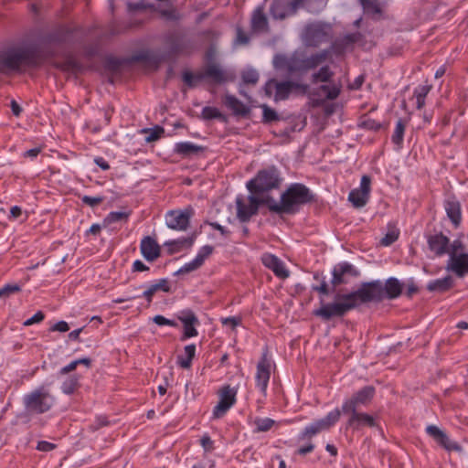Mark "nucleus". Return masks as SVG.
I'll use <instances>...</instances> for the list:
<instances>
[{
  "instance_id": "obj_27",
  "label": "nucleus",
  "mask_w": 468,
  "mask_h": 468,
  "mask_svg": "<svg viewBox=\"0 0 468 468\" xmlns=\"http://www.w3.org/2000/svg\"><path fill=\"white\" fill-rule=\"evenodd\" d=\"M447 270L460 278L468 274V253L449 256Z\"/></svg>"
},
{
  "instance_id": "obj_42",
  "label": "nucleus",
  "mask_w": 468,
  "mask_h": 468,
  "mask_svg": "<svg viewBox=\"0 0 468 468\" xmlns=\"http://www.w3.org/2000/svg\"><path fill=\"white\" fill-rule=\"evenodd\" d=\"M369 199V196L363 193L359 189H353L348 195V200L356 208H360L366 206Z\"/></svg>"
},
{
  "instance_id": "obj_24",
  "label": "nucleus",
  "mask_w": 468,
  "mask_h": 468,
  "mask_svg": "<svg viewBox=\"0 0 468 468\" xmlns=\"http://www.w3.org/2000/svg\"><path fill=\"white\" fill-rule=\"evenodd\" d=\"M250 31L251 34L269 33L270 31L269 21L264 13L263 5H258L251 14Z\"/></svg>"
},
{
  "instance_id": "obj_63",
  "label": "nucleus",
  "mask_w": 468,
  "mask_h": 468,
  "mask_svg": "<svg viewBox=\"0 0 468 468\" xmlns=\"http://www.w3.org/2000/svg\"><path fill=\"white\" fill-rule=\"evenodd\" d=\"M45 319V314L42 311H37L32 317L24 322L25 326H29L34 324L42 322Z\"/></svg>"
},
{
  "instance_id": "obj_44",
  "label": "nucleus",
  "mask_w": 468,
  "mask_h": 468,
  "mask_svg": "<svg viewBox=\"0 0 468 468\" xmlns=\"http://www.w3.org/2000/svg\"><path fill=\"white\" fill-rule=\"evenodd\" d=\"M334 72L331 70L329 66H323L317 72L312 76L313 83L318 82H328L333 77Z\"/></svg>"
},
{
  "instance_id": "obj_48",
  "label": "nucleus",
  "mask_w": 468,
  "mask_h": 468,
  "mask_svg": "<svg viewBox=\"0 0 468 468\" xmlns=\"http://www.w3.org/2000/svg\"><path fill=\"white\" fill-rule=\"evenodd\" d=\"M241 80L245 85H256L259 80V73L253 69H248L242 71Z\"/></svg>"
},
{
  "instance_id": "obj_20",
  "label": "nucleus",
  "mask_w": 468,
  "mask_h": 468,
  "mask_svg": "<svg viewBox=\"0 0 468 468\" xmlns=\"http://www.w3.org/2000/svg\"><path fill=\"white\" fill-rule=\"evenodd\" d=\"M270 378L271 363L268 359V350L266 349L262 353L261 359L257 364V371L255 376L256 386L264 395L266 394Z\"/></svg>"
},
{
  "instance_id": "obj_55",
  "label": "nucleus",
  "mask_w": 468,
  "mask_h": 468,
  "mask_svg": "<svg viewBox=\"0 0 468 468\" xmlns=\"http://www.w3.org/2000/svg\"><path fill=\"white\" fill-rule=\"evenodd\" d=\"M214 247L211 245H205L197 252L196 259L201 263L204 264L205 261L213 253Z\"/></svg>"
},
{
  "instance_id": "obj_12",
  "label": "nucleus",
  "mask_w": 468,
  "mask_h": 468,
  "mask_svg": "<svg viewBox=\"0 0 468 468\" xmlns=\"http://www.w3.org/2000/svg\"><path fill=\"white\" fill-rule=\"evenodd\" d=\"M303 38L306 46L319 47L321 44L327 43L333 38V27L330 24L324 22H314L308 24L304 27Z\"/></svg>"
},
{
  "instance_id": "obj_58",
  "label": "nucleus",
  "mask_w": 468,
  "mask_h": 468,
  "mask_svg": "<svg viewBox=\"0 0 468 468\" xmlns=\"http://www.w3.org/2000/svg\"><path fill=\"white\" fill-rule=\"evenodd\" d=\"M109 425V420L106 416H98L95 420L90 424L89 429L91 431H96L102 427Z\"/></svg>"
},
{
  "instance_id": "obj_10",
  "label": "nucleus",
  "mask_w": 468,
  "mask_h": 468,
  "mask_svg": "<svg viewBox=\"0 0 468 468\" xmlns=\"http://www.w3.org/2000/svg\"><path fill=\"white\" fill-rule=\"evenodd\" d=\"M239 94L247 99V102L241 101L233 94L226 93L221 97V104L237 120H250L252 109L258 107V101L248 96L245 90H239Z\"/></svg>"
},
{
  "instance_id": "obj_5",
  "label": "nucleus",
  "mask_w": 468,
  "mask_h": 468,
  "mask_svg": "<svg viewBox=\"0 0 468 468\" xmlns=\"http://www.w3.org/2000/svg\"><path fill=\"white\" fill-rule=\"evenodd\" d=\"M206 57L207 61L199 70L196 72L185 70L183 72V80L186 85L193 86L203 80L210 84L221 85L233 80L232 74L224 70L218 63L213 61L212 50L207 51Z\"/></svg>"
},
{
  "instance_id": "obj_25",
  "label": "nucleus",
  "mask_w": 468,
  "mask_h": 468,
  "mask_svg": "<svg viewBox=\"0 0 468 468\" xmlns=\"http://www.w3.org/2000/svg\"><path fill=\"white\" fill-rule=\"evenodd\" d=\"M427 244L429 250L438 257L448 254L450 239L442 232L427 236Z\"/></svg>"
},
{
  "instance_id": "obj_56",
  "label": "nucleus",
  "mask_w": 468,
  "mask_h": 468,
  "mask_svg": "<svg viewBox=\"0 0 468 468\" xmlns=\"http://www.w3.org/2000/svg\"><path fill=\"white\" fill-rule=\"evenodd\" d=\"M399 232L397 229L388 231L380 240V244L383 246H390L399 239Z\"/></svg>"
},
{
  "instance_id": "obj_33",
  "label": "nucleus",
  "mask_w": 468,
  "mask_h": 468,
  "mask_svg": "<svg viewBox=\"0 0 468 468\" xmlns=\"http://www.w3.org/2000/svg\"><path fill=\"white\" fill-rule=\"evenodd\" d=\"M196 239V234H192L186 238H180L177 239L168 240L165 243V246L167 248L168 255H174L183 249H189L193 246Z\"/></svg>"
},
{
  "instance_id": "obj_21",
  "label": "nucleus",
  "mask_w": 468,
  "mask_h": 468,
  "mask_svg": "<svg viewBox=\"0 0 468 468\" xmlns=\"http://www.w3.org/2000/svg\"><path fill=\"white\" fill-rule=\"evenodd\" d=\"M261 262L279 279L285 280L290 276V271L286 269L282 261L272 253H263L261 256Z\"/></svg>"
},
{
  "instance_id": "obj_37",
  "label": "nucleus",
  "mask_w": 468,
  "mask_h": 468,
  "mask_svg": "<svg viewBox=\"0 0 468 468\" xmlns=\"http://www.w3.org/2000/svg\"><path fill=\"white\" fill-rule=\"evenodd\" d=\"M364 12L371 17H378L382 15V7L379 0H359Z\"/></svg>"
},
{
  "instance_id": "obj_60",
  "label": "nucleus",
  "mask_w": 468,
  "mask_h": 468,
  "mask_svg": "<svg viewBox=\"0 0 468 468\" xmlns=\"http://www.w3.org/2000/svg\"><path fill=\"white\" fill-rule=\"evenodd\" d=\"M153 321L157 325L163 326V325H168L172 327H177L178 324L175 320H171L168 318H165V316L161 314H157L154 316Z\"/></svg>"
},
{
  "instance_id": "obj_11",
  "label": "nucleus",
  "mask_w": 468,
  "mask_h": 468,
  "mask_svg": "<svg viewBox=\"0 0 468 468\" xmlns=\"http://www.w3.org/2000/svg\"><path fill=\"white\" fill-rule=\"evenodd\" d=\"M237 209V218L241 223H247L250 218L259 213L261 206H264L270 211L271 200L269 195L264 197H258L250 194L248 197V203H246L242 196H238L235 200Z\"/></svg>"
},
{
  "instance_id": "obj_29",
  "label": "nucleus",
  "mask_w": 468,
  "mask_h": 468,
  "mask_svg": "<svg viewBox=\"0 0 468 468\" xmlns=\"http://www.w3.org/2000/svg\"><path fill=\"white\" fill-rule=\"evenodd\" d=\"M444 209L447 217L451 220L454 228H458L462 222V207L461 203L455 197H451L444 200Z\"/></svg>"
},
{
  "instance_id": "obj_8",
  "label": "nucleus",
  "mask_w": 468,
  "mask_h": 468,
  "mask_svg": "<svg viewBox=\"0 0 468 468\" xmlns=\"http://www.w3.org/2000/svg\"><path fill=\"white\" fill-rule=\"evenodd\" d=\"M282 183L280 170L273 165L260 169L256 176L247 182L246 187L250 194L260 196L279 189Z\"/></svg>"
},
{
  "instance_id": "obj_34",
  "label": "nucleus",
  "mask_w": 468,
  "mask_h": 468,
  "mask_svg": "<svg viewBox=\"0 0 468 468\" xmlns=\"http://www.w3.org/2000/svg\"><path fill=\"white\" fill-rule=\"evenodd\" d=\"M454 286V280L451 275H447L441 279H435L427 284V290L429 292H434L439 293H444L450 291Z\"/></svg>"
},
{
  "instance_id": "obj_46",
  "label": "nucleus",
  "mask_w": 468,
  "mask_h": 468,
  "mask_svg": "<svg viewBox=\"0 0 468 468\" xmlns=\"http://www.w3.org/2000/svg\"><path fill=\"white\" fill-rule=\"evenodd\" d=\"M130 215H131V211H128V212L112 211L103 219V224L106 227L114 222L122 221V220L127 221Z\"/></svg>"
},
{
  "instance_id": "obj_17",
  "label": "nucleus",
  "mask_w": 468,
  "mask_h": 468,
  "mask_svg": "<svg viewBox=\"0 0 468 468\" xmlns=\"http://www.w3.org/2000/svg\"><path fill=\"white\" fill-rule=\"evenodd\" d=\"M237 388L224 385L218 392L219 400L213 409V418H222L237 401Z\"/></svg>"
},
{
  "instance_id": "obj_36",
  "label": "nucleus",
  "mask_w": 468,
  "mask_h": 468,
  "mask_svg": "<svg viewBox=\"0 0 468 468\" xmlns=\"http://www.w3.org/2000/svg\"><path fill=\"white\" fill-rule=\"evenodd\" d=\"M200 118L204 121L218 120L223 123L229 122L228 115L221 112L217 107L212 106H205L201 111Z\"/></svg>"
},
{
  "instance_id": "obj_57",
  "label": "nucleus",
  "mask_w": 468,
  "mask_h": 468,
  "mask_svg": "<svg viewBox=\"0 0 468 468\" xmlns=\"http://www.w3.org/2000/svg\"><path fill=\"white\" fill-rule=\"evenodd\" d=\"M160 15L168 21H177L180 19V15L176 8L163 9L160 11Z\"/></svg>"
},
{
  "instance_id": "obj_16",
  "label": "nucleus",
  "mask_w": 468,
  "mask_h": 468,
  "mask_svg": "<svg viewBox=\"0 0 468 468\" xmlns=\"http://www.w3.org/2000/svg\"><path fill=\"white\" fill-rule=\"evenodd\" d=\"M194 214L195 210L192 206H187L184 209L169 210L165 214L166 226L174 230L185 231L189 227Z\"/></svg>"
},
{
  "instance_id": "obj_3",
  "label": "nucleus",
  "mask_w": 468,
  "mask_h": 468,
  "mask_svg": "<svg viewBox=\"0 0 468 468\" xmlns=\"http://www.w3.org/2000/svg\"><path fill=\"white\" fill-rule=\"evenodd\" d=\"M342 90H275L273 100L275 102L288 100L292 95L308 96L307 105L319 108L325 118L340 111L343 105L335 100Z\"/></svg>"
},
{
  "instance_id": "obj_43",
  "label": "nucleus",
  "mask_w": 468,
  "mask_h": 468,
  "mask_svg": "<svg viewBox=\"0 0 468 468\" xmlns=\"http://www.w3.org/2000/svg\"><path fill=\"white\" fill-rule=\"evenodd\" d=\"M328 54H329V50L324 49L320 53L311 55L309 58H307L303 60L304 68H306V69L316 68L319 64H321L327 58Z\"/></svg>"
},
{
  "instance_id": "obj_45",
  "label": "nucleus",
  "mask_w": 468,
  "mask_h": 468,
  "mask_svg": "<svg viewBox=\"0 0 468 468\" xmlns=\"http://www.w3.org/2000/svg\"><path fill=\"white\" fill-rule=\"evenodd\" d=\"M70 34L71 31L69 29L61 27L57 31L48 34L46 38L50 43H63Z\"/></svg>"
},
{
  "instance_id": "obj_31",
  "label": "nucleus",
  "mask_w": 468,
  "mask_h": 468,
  "mask_svg": "<svg viewBox=\"0 0 468 468\" xmlns=\"http://www.w3.org/2000/svg\"><path fill=\"white\" fill-rule=\"evenodd\" d=\"M282 121L286 122L287 125L277 133V135L282 137H287L294 132H300L306 125V118H302L301 116L288 117Z\"/></svg>"
},
{
  "instance_id": "obj_32",
  "label": "nucleus",
  "mask_w": 468,
  "mask_h": 468,
  "mask_svg": "<svg viewBox=\"0 0 468 468\" xmlns=\"http://www.w3.org/2000/svg\"><path fill=\"white\" fill-rule=\"evenodd\" d=\"M295 8L289 0H273L270 6V15L274 19H284L289 12Z\"/></svg>"
},
{
  "instance_id": "obj_54",
  "label": "nucleus",
  "mask_w": 468,
  "mask_h": 468,
  "mask_svg": "<svg viewBox=\"0 0 468 468\" xmlns=\"http://www.w3.org/2000/svg\"><path fill=\"white\" fill-rule=\"evenodd\" d=\"M201 266V263L195 258L193 261L181 267L175 274L179 275L188 273L199 269Z\"/></svg>"
},
{
  "instance_id": "obj_7",
  "label": "nucleus",
  "mask_w": 468,
  "mask_h": 468,
  "mask_svg": "<svg viewBox=\"0 0 468 468\" xmlns=\"http://www.w3.org/2000/svg\"><path fill=\"white\" fill-rule=\"evenodd\" d=\"M273 66L276 76L270 79L263 88H309L306 84H300L292 80L298 70L295 61L284 55L277 54L273 58Z\"/></svg>"
},
{
  "instance_id": "obj_53",
  "label": "nucleus",
  "mask_w": 468,
  "mask_h": 468,
  "mask_svg": "<svg viewBox=\"0 0 468 468\" xmlns=\"http://www.w3.org/2000/svg\"><path fill=\"white\" fill-rule=\"evenodd\" d=\"M21 291V287L17 284L7 283L2 288H0V298H6L10 295L19 292Z\"/></svg>"
},
{
  "instance_id": "obj_4",
  "label": "nucleus",
  "mask_w": 468,
  "mask_h": 468,
  "mask_svg": "<svg viewBox=\"0 0 468 468\" xmlns=\"http://www.w3.org/2000/svg\"><path fill=\"white\" fill-rule=\"evenodd\" d=\"M271 200L270 213L278 215H295L301 208L316 201L312 190L302 183H292L281 194L280 202L269 195Z\"/></svg>"
},
{
  "instance_id": "obj_49",
  "label": "nucleus",
  "mask_w": 468,
  "mask_h": 468,
  "mask_svg": "<svg viewBox=\"0 0 468 468\" xmlns=\"http://www.w3.org/2000/svg\"><path fill=\"white\" fill-rule=\"evenodd\" d=\"M358 126L362 129L374 132L379 131L382 127L380 122L367 117H363V119L359 122Z\"/></svg>"
},
{
  "instance_id": "obj_41",
  "label": "nucleus",
  "mask_w": 468,
  "mask_h": 468,
  "mask_svg": "<svg viewBox=\"0 0 468 468\" xmlns=\"http://www.w3.org/2000/svg\"><path fill=\"white\" fill-rule=\"evenodd\" d=\"M80 378L78 374L70 375L61 385L62 392L67 395L73 394L80 387Z\"/></svg>"
},
{
  "instance_id": "obj_9",
  "label": "nucleus",
  "mask_w": 468,
  "mask_h": 468,
  "mask_svg": "<svg viewBox=\"0 0 468 468\" xmlns=\"http://www.w3.org/2000/svg\"><path fill=\"white\" fill-rule=\"evenodd\" d=\"M23 404L27 413L40 415L52 409L55 398L45 385H41L24 396Z\"/></svg>"
},
{
  "instance_id": "obj_40",
  "label": "nucleus",
  "mask_w": 468,
  "mask_h": 468,
  "mask_svg": "<svg viewBox=\"0 0 468 468\" xmlns=\"http://www.w3.org/2000/svg\"><path fill=\"white\" fill-rule=\"evenodd\" d=\"M407 125V121L405 119H399L394 133L391 136L392 143L397 145L399 148H401L403 144L404 133Z\"/></svg>"
},
{
  "instance_id": "obj_59",
  "label": "nucleus",
  "mask_w": 468,
  "mask_h": 468,
  "mask_svg": "<svg viewBox=\"0 0 468 468\" xmlns=\"http://www.w3.org/2000/svg\"><path fill=\"white\" fill-rule=\"evenodd\" d=\"M223 325H229L232 330H235L237 326L241 324L242 319L240 316H229L220 319Z\"/></svg>"
},
{
  "instance_id": "obj_47",
  "label": "nucleus",
  "mask_w": 468,
  "mask_h": 468,
  "mask_svg": "<svg viewBox=\"0 0 468 468\" xmlns=\"http://www.w3.org/2000/svg\"><path fill=\"white\" fill-rule=\"evenodd\" d=\"M275 421L271 418H256L254 420V432L269 431L274 425Z\"/></svg>"
},
{
  "instance_id": "obj_6",
  "label": "nucleus",
  "mask_w": 468,
  "mask_h": 468,
  "mask_svg": "<svg viewBox=\"0 0 468 468\" xmlns=\"http://www.w3.org/2000/svg\"><path fill=\"white\" fill-rule=\"evenodd\" d=\"M43 60L42 52L37 46L12 48L0 57V71L4 69L15 70L22 66H38Z\"/></svg>"
},
{
  "instance_id": "obj_52",
  "label": "nucleus",
  "mask_w": 468,
  "mask_h": 468,
  "mask_svg": "<svg viewBox=\"0 0 468 468\" xmlns=\"http://www.w3.org/2000/svg\"><path fill=\"white\" fill-rule=\"evenodd\" d=\"M79 197L80 198L81 202L84 205H87L90 207H95L101 205L105 200V197L103 196L90 197V196L84 195V196H79Z\"/></svg>"
},
{
  "instance_id": "obj_19",
  "label": "nucleus",
  "mask_w": 468,
  "mask_h": 468,
  "mask_svg": "<svg viewBox=\"0 0 468 468\" xmlns=\"http://www.w3.org/2000/svg\"><path fill=\"white\" fill-rule=\"evenodd\" d=\"M425 431L437 444L446 451L457 452H461L463 451V447L458 442L452 441L446 432L439 427L435 425H428Z\"/></svg>"
},
{
  "instance_id": "obj_35",
  "label": "nucleus",
  "mask_w": 468,
  "mask_h": 468,
  "mask_svg": "<svg viewBox=\"0 0 468 468\" xmlns=\"http://www.w3.org/2000/svg\"><path fill=\"white\" fill-rule=\"evenodd\" d=\"M159 291L164 292H171V285H170V282L168 281V279H165V278L160 279L157 282L151 284L148 287V289L145 290L143 292V294L140 296L145 298L148 304H150L153 301L154 295Z\"/></svg>"
},
{
  "instance_id": "obj_61",
  "label": "nucleus",
  "mask_w": 468,
  "mask_h": 468,
  "mask_svg": "<svg viewBox=\"0 0 468 468\" xmlns=\"http://www.w3.org/2000/svg\"><path fill=\"white\" fill-rule=\"evenodd\" d=\"M200 444L206 452H211L215 449L214 441L211 440L210 436L207 434H205L201 437Z\"/></svg>"
},
{
  "instance_id": "obj_22",
  "label": "nucleus",
  "mask_w": 468,
  "mask_h": 468,
  "mask_svg": "<svg viewBox=\"0 0 468 468\" xmlns=\"http://www.w3.org/2000/svg\"><path fill=\"white\" fill-rule=\"evenodd\" d=\"M178 319L182 322L184 328L183 335L180 337L181 341H186L198 335L196 326L199 324V320L192 310L183 311V315L179 316Z\"/></svg>"
},
{
  "instance_id": "obj_26",
  "label": "nucleus",
  "mask_w": 468,
  "mask_h": 468,
  "mask_svg": "<svg viewBox=\"0 0 468 468\" xmlns=\"http://www.w3.org/2000/svg\"><path fill=\"white\" fill-rule=\"evenodd\" d=\"M404 284L395 277H390L381 282V294L384 300H394L399 298L403 292Z\"/></svg>"
},
{
  "instance_id": "obj_64",
  "label": "nucleus",
  "mask_w": 468,
  "mask_h": 468,
  "mask_svg": "<svg viewBox=\"0 0 468 468\" xmlns=\"http://www.w3.org/2000/svg\"><path fill=\"white\" fill-rule=\"evenodd\" d=\"M237 36H236V41L240 45H247L250 42V37L249 35L241 28L237 27L236 30Z\"/></svg>"
},
{
  "instance_id": "obj_1",
  "label": "nucleus",
  "mask_w": 468,
  "mask_h": 468,
  "mask_svg": "<svg viewBox=\"0 0 468 468\" xmlns=\"http://www.w3.org/2000/svg\"><path fill=\"white\" fill-rule=\"evenodd\" d=\"M360 271L347 261L335 264L332 270L331 287L325 277L321 272H314V279L320 282V284H313L311 290L318 292L320 297V307L313 311V315L328 322L335 317L342 318L347 313L360 307V303L356 290L342 292H335L341 285L349 283L350 278L356 279L360 276Z\"/></svg>"
},
{
  "instance_id": "obj_30",
  "label": "nucleus",
  "mask_w": 468,
  "mask_h": 468,
  "mask_svg": "<svg viewBox=\"0 0 468 468\" xmlns=\"http://www.w3.org/2000/svg\"><path fill=\"white\" fill-rule=\"evenodd\" d=\"M205 150L206 147L197 145L191 142H180L175 144L173 152L182 158H187L193 155H198Z\"/></svg>"
},
{
  "instance_id": "obj_13",
  "label": "nucleus",
  "mask_w": 468,
  "mask_h": 468,
  "mask_svg": "<svg viewBox=\"0 0 468 468\" xmlns=\"http://www.w3.org/2000/svg\"><path fill=\"white\" fill-rule=\"evenodd\" d=\"M341 411L339 409L327 413V415L320 420L314 421L312 424L306 426L301 433L298 435V441H310L312 438L321 432L322 431L329 430L333 427L340 419Z\"/></svg>"
},
{
  "instance_id": "obj_38",
  "label": "nucleus",
  "mask_w": 468,
  "mask_h": 468,
  "mask_svg": "<svg viewBox=\"0 0 468 468\" xmlns=\"http://www.w3.org/2000/svg\"><path fill=\"white\" fill-rule=\"evenodd\" d=\"M185 356H177V365L182 368H189L192 364V360L196 356V345L190 344L185 346Z\"/></svg>"
},
{
  "instance_id": "obj_62",
  "label": "nucleus",
  "mask_w": 468,
  "mask_h": 468,
  "mask_svg": "<svg viewBox=\"0 0 468 468\" xmlns=\"http://www.w3.org/2000/svg\"><path fill=\"white\" fill-rule=\"evenodd\" d=\"M314 444L308 441L305 445L299 447L294 453L299 456H305L306 454L311 453L314 450Z\"/></svg>"
},
{
  "instance_id": "obj_23",
  "label": "nucleus",
  "mask_w": 468,
  "mask_h": 468,
  "mask_svg": "<svg viewBox=\"0 0 468 468\" xmlns=\"http://www.w3.org/2000/svg\"><path fill=\"white\" fill-rule=\"evenodd\" d=\"M349 419L346 422V429L352 428L358 431L363 427L374 428L378 426L375 418L367 413L359 412L358 410L349 411Z\"/></svg>"
},
{
  "instance_id": "obj_15",
  "label": "nucleus",
  "mask_w": 468,
  "mask_h": 468,
  "mask_svg": "<svg viewBox=\"0 0 468 468\" xmlns=\"http://www.w3.org/2000/svg\"><path fill=\"white\" fill-rule=\"evenodd\" d=\"M356 291L360 305L380 303L383 302L380 280L363 282L359 284Z\"/></svg>"
},
{
  "instance_id": "obj_18",
  "label": "nucleus",
  "mask_w": 468,
  "mask_h": 468,
  "mask_svg": "<svg viewBox=\"0 0 468 468\" xmlns=\"http://www.w3.org/2000/svg\"><path fill=\"white\" fill-rule=\"evenodd\" d=\"M362 37L363 36L360 32L346 34L332 41L329 52H332L336 57L343 56L347 51H352L355 44L360 41Z\"/></svg>"
},
{
  "instance_id": "obj_28",
  "label": "nucleus",
  "mask_w": 468,
  "mask_h": 468,
  "mask_svg": "<svg viewBox=\"0 0 468 468\" xmlns=\"http://www.w3.org/2000/svg\"><path fill=\"white\" fill-rule=\"evenodd\" d=\"M141 253L147 261H154L161 256V247L157 241L150 236L142 239L140 244Z\"/></svg>"
},
{
  "instance_id": "obj_14",
  "label": "nucleus",
  "mask_w": 468,
  "mask_h": 468,
  "mask_svg": "<svg viewBox=\"0 0 468 468\" xmlns=\"http://www.w3.org/2000/svg\"><path fill=\"white\" fill-rule=\"evenodd\" d=\"M376 388L373 386H365L346 399L340 410L341 413L347 415L349 411L358 410L362 406H368L374 399Z\"/></svg>"
},
{
  "instance_id": "obj_50",
  "label": "nucleus",
  "mask_w": 468,
  "mask_h": 468,
  "mask_svg": "<svg viewBox=\"0 0 468 468\" xmlns=\"http://www.w3.org/2000/svg\"><path fill=\"white\" fill-rule=\"evenodd\" d=\"M465 249L466 248L463 240L461 239H456L452 243L450 242L448 254L451 256L453 254L459 255L461 253H467Z\"/></svg>"
},
{
  "instance_id": "obj_51",
  "label": "nucleus",
  "mask_w": 468,
  "mask_h": 468,
  "mask_svg": "<svg viewBox=\"0 0 468 468\" xmlns=\"http://www.w3.org/2000/svg\"><path fill=\"white\" fill-rule=\"evenodd\" d=\"M144 133H149L146 141L151 143L160 139L165 133V129L162 126L156 125L154 128L144 130Z\"/></svg>"
},
{
  "instance_id": "obj_39",
  "label": "nucleus",
  "mask_w": 468,
  "mask_h": 468,
  "mask_svg": "<svg viewBox=\"0 0 468 468\" xmlns=\"http://www.w3.org/2000/svg\"><path fill=\"white\" fill-rule=\"evenodd\" d=\"M258 107L262 110L261 122L263 124H271L273 122H280L283 118L272 108L267 104H259Z\"/></svg>"
},
{
  "instance_id": "obj_2",
  "label": "nucleus",
  "mask_w": 468,
  "mask_h": 468,
  "mask_svg": "<svg viewBox=\"0 0 468 468\" xmlns=\"http://www.w3.org/2000/svg\"><path fill=\"white\" fill-rule=\"evenodd\" d=\"M163 41L167 48L168 56H177L184 49L183 35L178 31H169L163 37ZM166 54L154 49H141L127 58H116L109 56L105 60V69L117 76L126 71H131L136 65L144 69L156 70L161 63L166 59Z\"/></svg>"
}]
</instances>
